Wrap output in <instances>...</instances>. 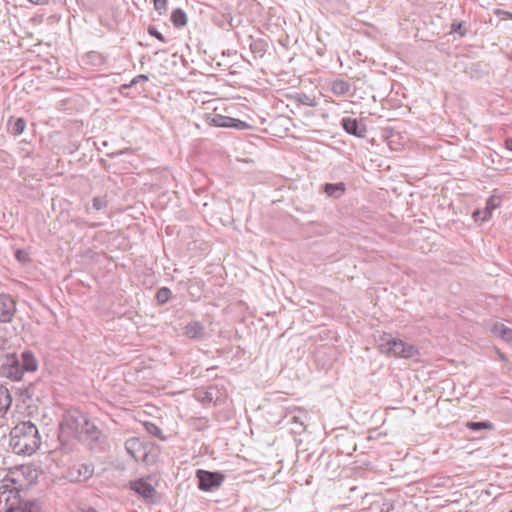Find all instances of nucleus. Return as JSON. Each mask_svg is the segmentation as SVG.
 Wrapping results in <instances>:
<instances>
[{
	"label": "nucleus",
	"mask_w": 512,
	"mask_h": 512,
	"mask_svg": "<svg viewBox=\"0 0 512 512\" xmlns=\"http://www.w3.org/2000/svg\"><path fill=\"white\" fill-rule=\"evenodd\" d=\"M504 366L508 369V370H511L512 369V365L511 363L508 361V362H504Z\"/></svg>",
	"instance_id": "obj_45"
},
{
	"label": "nucleus",
	"mask_w": 512,
	"mask_h": 512,
	"mask_svg": "<svg viewBox=\"0 0 512 512\" xmlns=\"http://www.w3.org/2000/svg\"><path fill=\"white\" fill-rule=\"evenodd\" d=\"M85 63L91 67H101L106 64L107 57L97 51H90L84 57Z\"/></svg>",
	"instance_id": "obj_18"
},
{
	"label": "nucleus",
	"mask_w": 512,
	"mask_h": 512,
	"mask_svg": "<svg viewBox=\"0 0 512 512\" xmlns=\"http://www.w3.org/2000/svg\"><path fill=\"white\" fill-rule=\"evenodd\" d=\"M506 147L507 149H509L510 151H512V138H507L506 141Z\"/></svg>",
	"instance_id": "obj_43"
},
{
	"label": "nucleus",
	"mask_w": 512,
	"mask_h": 512,
	"mask_svg": "<svg viewBox=\"0 0 512 512\" xmlns=\"http://www.w3.org/2000/svg\"><path fill=\"white\" fill-rule=\"evenodd\" d=\"M12 404V396L7 387L0 385V416H4Z\"/></svg>",
	"instance_id": "obj_20"
},
{
	"label": "nucleus",
	"mask_w": 512,
	"mask_h": 512,
	"mask_svg": "<svg viewBox=\"0 0 512 512\" xmlns=\"http://www.w3.org/2000/svg\"><path fill=\"white\" fill-rule=\"evenodd\" d=\"M127 454L136 462L153 465L157 462L160 453L158 445L151 441H145L140 437L128 438L124 443Z\"/></svg>",
	"instance_id": "obj_3"
},
{
	"label": "nucleus",
	"mask_w": 512,
	"mask_h": 512,
	"mask_svg": "<svg viewBox=\"0 0 512 512\" xmlns=\"http://www.w3.org/2000/svg\"><path fill=\"white\" fill-rule=\"evenodd\" d=\"M500 205H501V196L495 195V194L491 195L486 201V206L483 209V216L481 218V221L482 222L488 221L492 217L493 211L496 208L500 207Z\"/></svg>",
	"instance_id": "obj_16"
},
{
	"label": "nucleus",
	"mask_w": 512,
	"mask_h": 512,
	"mask_svg": "<svg viewBox=\"0 0 512 512\" xmlns=\"http://www.w3.org/2000/svg\"><path fill=\"white\" fill-rule=\"evenodd\" d=\"M15 349L12 339L0 333V363Z\"/></svg>",
	"instance_id": "obj_22"
},
{
	"label": "nucleus",
	"mask_w": 512,
	"mask_h": 512,
	"mask_svg": "<svg viewBox=\"0 0 512 512\" xmlns=\"http://www.w3.org/2000/svg\"><path fill=\"white\" fill-rule=\"evenodd\" d=\"M351 85L343 79H336L331 83V91L336 96H343L349 93Z\"/></svg>",
	"instance_id": "obj_21"
},
{
	"label": "nucleus",
	"mask_w": 512,
	"mask_h": 512,
	"mask_svg": "<svg viewBox=\"0 0 512 512\" xmlns=\"http://www.w3.org/2000/svg\"><path fill=\"white\" fill-rule=\"evenodd\" d=\"M30 3L35 5H46L48 4V0H28Z\"/></svg>",
	"instance_id": "obj_41"
},
{
	"label": "nucleus",
	"mask_w": 512,
	"mask_h": 512,
	"mask_svg": "<svg viewBox=\"0 0 512 512\" xmlns=\"http://www.w3.org/2000/svg\"><path fill=\"white\" fill-rule=\"evenodd\" d=\"M379 345L380 351L388 356L412 358L419 355L418 348L412 344H408L401 339L389 336L387 339L382 338Z\"/></svg>",
	"instance_id": "obj_6"
},
{
	"label": "nucleus",
	"mask_w": 512,
	"mask_h": 512,
	"mask_svg": "<svg viewBox=\"0 0 512 512\" xmlns=\"http://www.w3.org/2000/svg\"><path fill=\"white\" fill-rule=\"evenodd\" d=\"M466 427L472 431H480V430L492 431L495 428L494 424L489 420H484V421H479V422L469 421L466 423Z\"/></svg>",
	"instance_id": "obj_26"
},
{
	"label": "nucleus",
	"mask_w": 512,
	"mask_h": 512,
	"mask_svg": "<svg viewBox=\"0 0 512 512\" xmlns=\"http://www.w3.org/2000/svg\"><path fill=\"white\" fill-rule=\"evenodd\" d=\"M130 489L142 497L147 503L156 504L159 501L157 490L144 478L131 481Z\"/></svg>",
	"instance_id": "obj_10"
},
{
	"label": "nucleus",
	"mask_w": 512,
	"mask_h": 512,
	"mask_svg": "<svg viewBox=\"0 0 512 512\" xmlns=\"http://www.w3.org/2000/svg\"><path fill=\"white\" fill-rule=\"evenodd\" d=\"M36 384L37 382H31L28 386L19 389L23 401L33 400L34 398L38 400L39 397L35 393Z\"/></svg>",
	"instance_id": "obj_29"
},
{
	"label": "nucleus",
	"mask_w": 512,
	"mask_h": 512,
	"mask_svg": "<svg viewBox=\"0 0 512 512\" xmlns=\"http://www.w3.org/2000/svg\"><path fill=\"white\" fill-rule=\"evenodd\" d=\"M77 512H98V511L93 507H83V508H80Z\"/></svg>",
	"instance_id": "obj_42"
},
{
	"label": "nucleus",
	"mask_w": 512,
	"mask_h": 512,
	"mask_svg": "<svg viewBox=\"0 0 512 512\" xmlns=\"http://www.w3.org/2000/svg\"><path fill=\"white\" fill-rule=\"evenodd\" d=\"M154 8L159 14H163L167 10V0H153Z\"/></svg>",
	"instance_id": "obj_37"
},
{
	"label": "nucleus",
	"mask_w": 512,
	"mask_h": 512,
	"mask_svg": "<svg viewBox=\"0 0 512 512\" xmlns=\"http://www.w3.org/2000/svg\"><path fill=\"white\" fill-rule=\"evenodd\" d=\"M172 296V292L168 287H161L157 290L155 299L159 305L166 304Z\"/></svg>",
	"instance_id": "obj_31"
},
{
	"label": "nucleus",
	"mask_w": 512,
	"mask_h": 512,
	"mask_svg": "<svg viewBox=\"0 0 512 512\" xmlns=\"http://www.w3.org/2000/svg\"><path fill=\"white\" fill-rule=\"evenodd\" d=\"M219 391L214 386H209L206 389H197L195 391V398L200 401L202 404H210L214 403L216 404V401L218 399Z\"/></svg>",
	"instance_id": "obj_14"
},
{
	"label": "nucleus",
	"mask_w": 512,
	"mask_h": 512,
	"mask_svg": "<svg viewBox=\"0 0 512 512\" xmlns=\"http://www.w3.org/2000/svg\"><path fill=\"white\" fill-rule=\"evenodd\" d=\"M17 312L16 300L7 293L0 294V323H11Z\"/></svg>",
	"instance_id": "obj_11"
},
{
	"label": "nucleus",
	"mask_w": 512,
	"mask_h": 512,
	"mask_svg": "<svg viewBox=\"0 0 512 512\" xmlns=\"http://www.w3.org/2000/svg\"><path fill=\"white\" fill-rule=\"evenodd\" d=\"M148 80H149L148 75H146V74H140V75L135 76V77L131 80V82H132V84L135 86L136 84H138V83H140V82H146V81H148Z\"/></svg>",
	"instance_id": "obj_38"
},
{
	"label": "nucleus",
	"mask_w": 512,
	"mask_h": 512,
	"mask_svg": "<svg viewBox=\"0 0 512 512\" xmlns=\"http://www.w3.org/2000/svg\"><path fill=\"white\" fill-rule=\"evenodd\" d=\"M133 86H134V85H133V84H132V82L130 81V83H128V84H122V85L119 87V91H120V93H121L123 96L128 97V96H129V95H128V93H125L124 91H125V90H128V89H130V88H132Z\"/></svg>",
	"instance_id": "obj_39"
},
{
	"label": "nucleus",
	"mask_w": 512,
	"mask_h": 512,
	"mask_svg": "<svg viewBox=\"0 0 512 512\" xmlns=\"http://www.w3.org/2000/svg\"><path fill=\"white\" fill-rule=\"evenodd\" d=\"M15 258L22 264H27L31 261L30 253L26 249H17L15 251Z\"/></svg>",
	"instance_id": "obj_33"
},
{
	"label": "nucleus",
	"mask_w": 512,
	"mask_h": 512,
	"mask_svg": "<svg viewBox=\"0 0 512 512\" xmlns=\"http://www.w3.org/2000/svg\"><path fill=\"white\" fill-rule=\"evenodd\" d=\"M509 512H512V510H511V511H509Z\"/></svg>",
	"instance_id": "obj_49"
},
{
	"label": "nucleus",
	"mask_w": 512,
	"mask_h": 512,
	"mask_svg": "<svg viewBox=\"0 0 512 512\" xmlns=\"http://www.w3.org/2000/svg\"><path fill=\"white\" fill-rule=\"evenodd\" d=\"M89 417L78 409H72L63 414L62 419L59 423V441L64 446V436H73L76 439L83 430L84 424Z\"/></svg>",
	"instance_id": "obj_4"
},
{
	"label": "nucleus",
	"mask_w": 512,
	"mask_h": 512,
	"mask_svg": "<svg viewBox=\"0 0 512 512\" xmlns=\"http://www.w3.org/2000/svg\"><path fill=\"white\" fill-rule=\"evenodd\" d=\"M340 125L342 129L349 135L358 137V138H364L367 133V126L366 124L360 122L356 118L351 117H343L340 120Z\"/></svg>",
	"instance_id": "obj_12"
},
{
	"label": "nucleus",
	"mask_w": 512,
	"mask_h": 512,
	"mask_svg": "<svg viewBox=\"0 0 512 512\" xmlns=\"http://www.w3.org/2000/svg\"><path fill=\"white\" fill-rule=\"evenodd\" d=\"M291 423L295 425V427L292 428V432L294 434H301L306 429L304 421L302 420V418L300 416L293 415L291 417Z\"/></svg>",
	"instance_id": "obj_32"
},
{
	"label": "nucleus",
	"mask_w": 512,
	"mask_h": 512,
	"mask_svg": "<svg viewBox=\"0 0 512 512\" xmlns=\"http://www.w3.org/2000/svg\"><path fill=\"white\" fill-rule=\"evenodd\" d=\"M205 120L211 126L229 128L231 117L209 113L205 115Z\"/></svg>",
	"instance_id": "obj_17"
},
{
	"label": "nucleus",
	"mask_w": 512,
	"mask_h": 512,
	"mask_svg": "<svg viewBox=\"0 0 512 512\" xmlns=\"http://www.w3.org/2000/svg\"><path fill=\"white\" fill-rule=\"evenodd\" d=\"M41 445L38 428L31 421L18 423L10 431L9 446L18 455H32Z\"/></svg>",
	"instance_id": "obj_2"
},
{
	"label": "nucleus",
	"mask_w": 512,
	"mask_h": 512,
	"mask_svg": "<svg viewBox=\"0 0 512 512\" xmlns=\"http://www.w3.org/2000/svg\"><path fill=\"white\" fill-rule=\"evenodd\" d=\"M148 34H149L150 36L155 37L156 39H158L159 41H161V42H163V43H165V42H166V38L163 36V34H162L161 32H159V31L157 30V28H156L155 26L150 25V26L148 27Z\"/></svg>",
	"instance_id": "obj_36"
},
{
	"label": "nucleus",
	"mask_w": 512,
	"mask_h": 512,
	"mask_svg": "<svg viewBox=\"0 0 512 512\" xmlns=\"http://www.w3.org/2000/svg\"><path fill=\"white\" fill-rule=\"evenodd\" d=\"M170 19L176 28H182L187 24V15L181 8L174 9Z\"/></svg>",
	"instance_id": "obj_24"
},
{
	"label": "nucleus",
	"mask_w": 512,
	"mask_h": 512,
	"mask_svg": "<svg viewBox=\"0 0 512 512\" xmlns=\"http://www.w3.org/2000/svg\"><path fill=\"white\" fill-rule=\"evenodd\" d=\"M468 58L463 57L456 66H461L463 72L473 80H480L489 74V64L484 61L467 62Z\"/></svg>",
	"instance_id": "obj_9"
},
{
	"label": "nucleus",
	"mask_w": 512,
	"mask_h": 512,
	"mask_svg": "<svg viewBox=\"0 0 512 512\" xmlns=\"http://www.w3.org/2000/svg\"><path fill=\"white\" fill-rule=\"evenodd\" d=\"M491 331L496 337L508 343L512 342V329L505 326L503 323H495Z\"/></svg>",
	"instance_id": "obj_19"
},
{
	"label": "nucleus",
	"mask_w": 512,
	"mask_h": 512,
	"mask_svg": "<svg viewBox=\"0 0 512 512\" xmlns=\"http://www.w3.org/2000/svg\"><path fill=\"white\" fill-rule=\"evenodd\" d=\"M321 191L333 199L341 198L346 192V185L343 182L325 183L321 186Z\"/></svg>",
	"instance_id": "obj_15"
},
{
	"label": "nucleus",
	"mask_w": 512,
	"mask_h": 512,
	"mask_svg": "<svg viewBox=\"0 0 512 512\" xmlns=\"http://www.w3.org/2000/svg\"><path fill=\"white\" fill-rule=\"evenodd\" d=\"M356 450V446L354 445L352 450L351 451H348L347 454H351L352 452H354Z\"/></svg>",
	"instance_id": "obj_46"
},
{
	"label": "nucleus",
	"mask_w": 512,
	"mask_h": 512,
	"mask_svg": "<svg viewBox=\"0 0 512 512\" xmlns=\"http://www.w3.org/2000/svg\"><path fill=\"white\" fill-rule=\"evenodd\" d=\"M77 439L91 452H103L108 444L106 434L90 418Z\"/></svg>",
	"instance_id": "obj_5"
},
{
	"label": "nucleus",
	"mask_w": 512,
	"mask_h": 512,
	"mask_svg": "<svg viewBox=\"0 0 512 512\" xmlns=\"http://www.w3.org/2000/svg\"><path fill=\"white\" fill-rule=\"evenodd\" d=\"M144 428L150 435L160 439L161 441H166L167 437L163 434L162 430L152 422H144Z\"/></svg>",
	"instance_id": "obj_28"
},
{
	"label": "nucleus",
	"mask_w": 512,
	"mask_h": 512,
	"mask_svg": "<svg viewBox=\"0 0 512 512\" xmlns=\"http://www.w3.org/2000/svg\"><path fill=\"white\" fill-rule=\"evenodd\" d=\"M94 474V465L91 463H75L65 472V478L71 483L88 481Z\"/></svg>",
	"instance_id": "obj_7"
},
{
	"label": "nucleus",
	"mask_w": 512,
	"mask_h": 512,
	"mask_svg": "<svg viewBox=\"0 0 512 512\" xmlns=\"http://www.w3.org/2000/svg\"><path fill=\"white\" fill-rule=\"evenodd\" d=\"M184 335L191 340H203L206 337L205 327L199 321L189 322L184 327Z\"/></svg>",
	"instance_id": "obj_13"
},
{
	"label": "nucleus",
	"mask_w": 512,
	"mask_h": 512,
	"mask_svg": "<svg viewBox=\"0 0 512 512\" xmlns=\"http://www.w3.org/2000/svg\"><path fill=\"white\" fill-rule=\"evenodd\" d=\"M467 26L465 21L453 20L450 26V33L458 34L459 37H465L467 34Z\"/></svg>",
	"instance_id": "obj_30"
},
{
	"label": "nucleus",
	"mask_w": 512,
	"mask_h": 512,
	"mask_svg": "<svg viewBox=\"0 0 512 512\" xmlns=\"http://www.w3.org/2000/svg\"><path fill=\"white\" fill-rule=\"evenodd\" d=\"M8 125H11L8 130L11 132V134L18 136L21 135L26 127V121L24 118L19 117L17 118L13 124H11V119L8 121Z\"/></svg>",
	"instance_id": "obj_27"
},
{
	"label": "nucleus",
	"mask_w": 512,
	"mask_h": 512,
	"mask_svg": "<svg viewBox=\"0 0 512 512\" xmlns=\"http://www.w3.org/2000/svg\"><path fill=\"white\" fill-rule=\"evenodd\" d=\"M109 201L106 195L95 196L92 199V206L90 207L88 204L85 205L86 213H90L91 208L96 211L105 210L108 207Z\"/></svg>",
	"instance_id": "obj_23"
},
{
	"label": "nucleus",
	"mask_w": 512,
	"mask_h": 512,
	"mask_svg": "<svg viewBox=\"0 0 512 512\" xmlns=\"http://www.w3.org/2000/svg\"><path fill=\"white\" fill-rule=\"evenodd\" d=\"M498 355H499V359H500L501 361H503V362H508L507 356H506L504 353H502V352L498 351Z\"/></svg>",
	"instance_id": "obj_44"
},
{
	"label": "nucleus",
	"mask_w": 512,
	"mask_h": 512,
	"mask_svg": "<svg viewBox=\"0 0 512 512\" xmlns=\"http://www.w3.org/2000/svg\"><path fill=\"white\" fill-rule=\"evenodd\" d=\"M482 216L483 210L477 209L473 212V218L475 219V221L481 220Z\"/></svg>",
	"instance_id": "obj_40"
},
{
	"label": "nucleus",
	"mask_w": 512,
	"mask_h": 512,
	"mask_svg": "<svg viewBox=\"0 0 512 512\" xmlns=\"http://www.w3.org/2000/svg\"><path fill=\"white\" fill-rule=\"evenodd\" d=\"M505 14H506L507 16H509L510 18H512V13L505 12Z\"/></svg>",
	"instance_id": "obj_47"
},
{
	"label": "nucleus",
	"mask_w": 512,
	"mask_h": 512,
	"mask_svg": "<svg viewBox=\"0 0 512 512\" xmlns=\"http://www.w3.org/2000/svg\"><path fill=\"white\" fill-rule=\"evenodd\" d=\"M198 488L202 491H212L218 488L225 477L221 472H211L199 469L196 472Z\"/></svg>",
	"instance_id": "obj_8"
},
{
	"label": "nucleus",
	"mask_w": 512,
	"mask_h": 512,
	"mask_svg": "<svg viewBox=\"0 0 512 512\" xmlns=\"http://www.w3.org/2000/svg\"><path fill=\"white\" fill-rule=\"evenodd\" d=\"M39 368V362L35 353L30 349H24L20 353L14 349L0 363V377L12 382H20L27 373H34Z\"/></svg>",
	"instance_id": "obj_1"
},
{
	"label": "nucleus",
	"mask_w": 512,
	"mask_h": 512,
	"mask_svg": "<svg viewBox=\"0 0 512 512\" xmlns=\"http://www.w3.org/2000/svg\"><path fill=\"white\" fill-rule=\"evenodd\" d=\"M228 17H229V19H230V20H229V23L231 24L232 16H231V15H228Z\"/></svg>",
	"instance_id": "obj_48"
},
{
	"label": "nucleus",
	"mask_w": 512,
	"mask_h": 512,
	"mask_svg": "<svg viewBox=\"0 0 512 512\" xmlns=\"http://www.w3.org/2000/svg\"><path fill=\"white\" fill-rule=\"evenodd\" d=\"M229 128H235L237 130H245V129L250 128V125L248 123H246L245 121L231 117Z\"/></svg>",
	"instance_id": "obj_35"
},
{
	"label": "nucleus",
	"mask_w": 512,
	"mask_h": 512,
	"mask_svg": "<svg viewBox=\"0 0 512 512\" xmlns=\"http://www.w3.org/2000/svg\"><path fill=\"white\" fill-rule=\"evenodd\" d=\"M267 50V43L263 39H255L250 43V51L255 55L262 57Z\"/></svg>",
	"instance_id": "obj_25"
},
{
	"label": "nucleus",
	"mask_w": 512,
	"mask_h": 512,
	"mask_svg": "<svg viewBox=\"0 0 512 512\" xmlns=\"http://www.w3.org/2000/svg\"><path fill=\"white\" fill-rule=\"evenodd\" d=\"M298 101L303 104V105H306V106H309V107H315L317 106V101L315 98L313 97H310L309 95L307 94H300L298 96Z\"/></svg>",
	"instance_id": "obj_34"
}]
</instances>
